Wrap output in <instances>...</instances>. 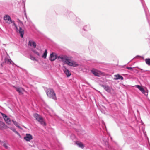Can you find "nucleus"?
I'll use <instances>...</instances> for the list:
<instances>
[{
	"mask_svg": "<svg viewBox=\"0 0 150 150\" xmlns=\"http://www.w3.org/2000/svg\"><path fill=\"white\" fill-rule=\"evenodd\" d=\"M5 62L8 64H12L13 62L11 60V59L6 58L5 59Z\"/></svg>",
	"mask_w": 150,
	"mask_h": 150,
	"instance_id": "20",
	"label": "nucleus"
},
{
	"mask_svg": "<svg viewBox=\"0 0 150 150\" xmlns=\"http://www.w3.org/2000/svg\"><path fill=\"white\" fill-rule=\"evenodd\" d=\"M46 93L48 97L54 100L56 99L55 93L53 89H48L46 91Z\"/></svg>",
	"mask_w": 150,
	"mask_h": 150,
	"instance_id": "2",
	"label": "nucleus"
},
{
	"mask_svg": "<svg viewBox=\"0 0 150 150\" xmlns=\"http://www.w3.org/2000/svg\"><path fill=\"white\" fill-rule=\"evenodd\" d=\"M25 16L26 18H27V16H26V14H25Z\"/></svg>",
	"mask_w": 150,
	"mask_h": 150,
	"instance_id": "33",
	"label": "nucleus"
},
{
	"mask_svg": "<svg viewBox=\"0 0 150 150\" xmlns=\"http://www.w3.org/2000/svg\"><path fill=\"white\" fill-rule=\"evenodd\" d=\"M34 117L43 126L46 125V123L44 122L42 117L37 114H35L34 115Z\"/></svg>",
	"mask_w": 150,
	"mask_h": 150,
	"instance_id": "4",
	"label": "nucleus"
},
{
	"mask_svg": "<svg viewBox=\"0 0 150 150\" xmlns=\"http://www.w3.org/2000/svg\"><path fill=\"white\" fill-rule=\"evenodd\" d=\"M134 86L139 89L142 93L144 94L146 96H148V91L147 89L145 90L142 86L139 85H136Z\"/></svg>",
	"mask_w": 150,
	"mask_h": 150,
	"instance_id": "6",
	"label": "nucleus"
},
{
	"mask_svg": "<svg viewBox=\"0 0 150 150\" xmlns=\"http://www.w3.org/2000/svg\"><path fill=\"white\" fill-rule=\"evenodd\" d=\"M12 121L15 126L19 128H21L20 126L18 125V123L16 121L13 120H12Z\"/></svg>",
	"mask_w": 150,
	"mask_h": 150,
	"instance_id": "21",
	"label": "nucleus"
},
{
	"mask_svg": "<svg viewBox=\"0 0 150 150\" xmlns=\"http://www.w3.org/2000/svg\"><path fill=\"white\" fill-rule=\"evenodd\" d=\"M105 144H108V146L109 147V145H108V142H105Z\"/></svg>",
	"mask_w": 150,
	"mask_h": 150,
	"instance_id": "32",
	"label": "nucleus"
},
{
	"mask_svg": "<svg viewBox=\"0 0 150 150\" xmlns=\"http://www.w3.org/2000/svg\"><path fill=\"white\" fill-rule=\"evenodd\" d=\"M0 113L2 116L6 123L8 125H10L11 123V120L6 115L2 113Z\"/></svg>",
	"mask_w": 150,
	"mask_h": 150,
	"instance_id": "7",
	"label": "nucleus"
},
{
	"mask_svg": "<svg viewBox=\"0 0 150 150\" xmlns=\"http://www.w3.org/2000/svg\"><path fill=\"white\" fill-rule=\"evenodd\" d=\"M42 50L41 49L37 48V50H33V52L38 57H40L42 53Z\"/></svg>",
	"mask_w": 150,
	"mask_h": 150,
	"instance_id": "12",
	"label": "nucleus"
},
{
	"mask_svg": "<svg viewBox=\"0 0 150 150\" xmlns=\"http://www.w3.org/2000/svg\"><path fill=\"white\" fill-rule=\"evenodd\" d=\"M76 144L79 146V147L82 148H83L84 147V146L83 144L80 142H76Z\"/></svg>",
	"mask_w": 150,
	"mask_h": 150,
	"instance_id": "19",
	"label": "nucleus"
},
{
	"mask_svg": "<svg viewBox=\"0 0 150 150\" xmlns=\"http://www.w3.org/2000/svg\"><path fill=\"white\" fill-rule=\"evenodd\" d=\"M14 87L16 91L19 93L20 95L23 94L25 91V90L21 87Z\"/></svg>",
	"mask_w": 150,
	"mask_h": 150,
	"instance_id": "13",
	"label": "nucleus"
},
{
	"mask_svg": "<svg viewBox=\"0 0 150 150\" xmlns=\"http://www.w3.org/2000/svg\"><path fill=\"white\" fill-rule=\"evenodd\" d=\"M72 136H74H74L73 134H72Z\"/></svg>",
	"mask_w": 150,
	"mask_h": 150,
	"instance_id": "34",
	"label": "nucleus"
},
{
	"mask_svg": "<svg viewBox=\"0 0 150 150\" xmlns=\"http://www.w3.org/2000/svg\"><path fill=\"white\" fill-rule=\"evenodd\" d=\"M91 29L90 26L89 25H87L84 26L83 29L86 31H87Z\"/></svg>",
	"mask_w": 150,
	"mask_h": 150,
	"instance_id": "18",
	"label": "nucleus"
},
{
	"mask_svg": "<svg viewBox=\"0 0 150 150\" xmlns=\"http://www.w3.org/2000/svg\"><path fill=\"white\" fill-rule=\"evenodd\" d=\"M15 133L17 134L19 136L20 135V134L16 131L15 132Z\"/></svg>",
	"mask_w": 150,
	"mask_h": 150,
	"instance_id": "31",
	"label": "nucleus"
},
{
	"mask_svg": "<svg viewBox=\"0 0 150 150\" xmlns=\"http://www.w3.org/2000/svg\"><path fill=\"white\" fill-rule=\"evenodd\" d=\"M28 45L34 48H35L36 46V43L33 40L29 41L28 42Z\"/></svg>",
	"mask_w": 150,
	"mask_h": 150,
	"instance_id": "17",
	"label": "nucleus"
},
{
	"mask_svg": "<svg viewBox=\"0 0 150 150\" xmlns=\"http://www.w3.org/2000/svg\"><path fill=\"white\" fill-rule=\"evenodd\" d=\"M57 59L59 61H62L66 64H67L69 59V57L67 56L64 55L58 56L57 57Z\"/></svg>",
	"mask_w": 150,
	"mask_h": 150,
	"instance_id": "3",
	"label": "nucleus"
},
{
	"mask_svg": "<svg viewBox=\"0 0 150 150\" xmlns=\"http://www.w3.org/2000/svg\"><path fill=\"white\" fill-rule=\"evenodd\" d=\"M4 126L5 124L4 122L0 121V129H2L4 127Z\"/></svg>",
	"mask_w": 150,
	"mask_h": 150,
	"instance_id": "24",
	"label": "nucleus"
},
{
	"mask_svg": "<svg viewBox=\"0 0 150 150\" xmlns=\"http://www.w3.org/2000/svg\"><path fill=\"white\" fill-rule=\"evenodd\" d=\"M30 58L32 60L37 61L35 58L32 55H30Z\"/></svg>",
	"mask_w": 150,
	"mask_h": 150,
	"instance_id": "25",
	"label": "nucleus"
},
{
	"mask_svg": "<svg viewBox=\"0 0 150 150\" xmlns=\"http://www.w3.org/2000/svg\"><path fill=\"white\" fill-rule=\"evenodd\" d=\"M114 76L115 77V78L113 79L114 80H117L119 79L123 80L124 79L123 77L120 75L119 74H117L116 75H114Z\"/></svg>",
	"mask_w": 150,
	"mask_h": 150,
	"instance_id": "16",
	"label": "nucleus"
},
{
	"mask_svg": "<svg viewBox=\"0 0 150 150\" xmlns=\"http://www.w3.org/2000/svg\"><path fill=\"white\" fill-rule=\"evenodd\" d=\"M47 50L46 49L45 50L43 54L42 55V57L44 59H45L47 57Z\"/></svg>",
	"mask_w": 150,
	"mask_h": 150,
	"instance_id": "22",
	"label": "nucleus"
},
{
	"mask_svg": "<svg viewBox=\"0 0 150 150\" xmlns=\"http://www.w3.org/2000/svg\"><path fill=\"white\" fill-rule=\"evenodd\" d=\"M10 129L11 130L13 131L14 132L16 131V130L14 128L11 127L10 128Z\"/></svg>",
	"mask_w": 150,
	"mask_h": 150,
	"instance_id": "28",
	"label": "nucleus"
},
{
	"mask_svg": "<svg viewBox=\"0 0 150 150\" xmlns=\"http://www.w3.org/2000/svg\"><path fill=\"white\" fill-rule=\"evenodd\" d=\"M91 71L94 75L97 76H99L102 74L101 72L94 68L91 70Z\"/></svg>",
	"mask_w": 150,
	"mask_h": 150,
	"instance_id": "9",
	"label": "nucleus"
},
{
	"mask_svg": "<svg viewBox=\"0 0 150 150\" xmlns=\"http://www.w3.org/2000/svg\"><path fill=\"white\" fill-rule=\"evenodd\" d=\"M57 56L56 54L55 53H52L50 55V60L51 61L55 60L56 59H57Z\"/></svg>",
	"mask_w": 150,
	"mask_h": 150,
	"instance_id": "11",
	"label": "nucleus"
},
{
	"mask_svg": "<svg viewBox=\"0 0 150 150\" xmlns=\"http://www.w3.org/2000/svg\"><path fill=\"white\" fill-rule=\"evenodd\" d=\"M70 15L72 16L74 18H76V16L72 13H71L70 14Z\"/></svg>",
	"mask_w": 150,
	"mask_h": 150,
	"instance_id": "27",
	"label": "nucleus"
},
{
	"mask_svg": "<svg viewBox=\"0 0 150 150\" xmlns=\"http://www.w3.org/2000/svg\"><path fill=\"white\" fill-rule=\"evenodd\" d=\"M0 113H1V112H0ZM0 114H1L0 113Z\"/></svg>",
	"mask_w": 150,
	"mask_h": 150,
	"instance_id": "35",
	"label": "nucleus"
},
{
	"mask_svg": "<svg viewBox=\"0 0 150 150\" xmlns=\"http://www.w3.org/2000/svg\"><path fill=\"white\" fill-rule=\"evenodd\" d=\"M146 64L149 66H150V59L146 58L145 60Z\"/></svg>",
	"mask_w": 150,
	"mask_h": 150,
	"instance_id": "23",
	"label": "nucleus"
},
{
	"mask_svg": "<svg viewBox=\"0 0 150 150\" xmlns=\"http://www.w3.org/2000/svg\"><path fill=\"white\" fill-rule=\"evenodd\" d=\"M18 20V22L19 23H21L22 24V25H23V23L22 21H20V20H19V19Z\"/></svg>",
	"mask_w": 150,
	"mask_h": 150,
	"instance_id": "30",
	"label": "nucleus"
},
{
	"mask_svg": "<svg viewBox=\"0 0 150 150\" xmlns=\"http://www.w3.org/2000/svg\"><path fill=\"white\" fill-rule=\"evenodd\" d=\"M100 86L103 87L104 89L108 92L110 93L112 90V87L109 86L108 85H100Z\"/></svg>",
	"mask_w": 150,
	"mask_h": 150,
	"instance_id": "8",
	"label": "nucleus"
},
{
	"mask_svg": "<svg viewBox=\"0 0 150 150\" xmlns=\"http://www.w3.org/2000/svg\"><path fill=\"white\" fill-rule=\"evenodd\" d=\"M33 139L32 136L29 134H27L24 137V139L27 141H29Z\"/></svg>",
	"mask_w": 150,
	"mask_h": 150,
	"instance_id": "15",
	"label": "nucleus"
},
{
	"mask_svg": "<svg viewBox=\"0 0 150 150\" xmlns=\"http://www.w3.org/2000/svg\"><path fill=\"white\" fill-rule=\"evenodd\" d=\"M3 19L5 23L8 25L11 24L12 20L11 18L8 15H6L4 17Z\"/></svg>",
	"mask_w": 150,
	"mask_h": 150,
	"instance_id": "5",
	"label": "nucleus"
},
{
	"mask_svg": "<svg viewBox=\"0 0 150 150\" xmlns=\"http://www.w3.org/2000/svg\"><path fill=\"white\" fill-rule=\"evenodd\" d=\"M127 69H128L129 70H132V68L131 67H127Z\"/></svg>",
	"mask_w": 150,
	"mask_h": 150,
	"instance_id": "29",
	"label": "nucleus"
},
{
	"mask_svg": "<svg viewBox=\"0 0 150 150\" xmlns=\"http://www.w3.org/2000/svg\"><path fill=\"white\" fill-rule=\"evenodd\" d=\"M3 146L6 149H7L8 148V147L7 146V145L6 144V143H4L3 144Z\"/></svg>",
	"mask_w": 150,
	"mask_h": 150,
	"instance_id": "26",
	"label": "nucleus"
},
{
	"mask_svg": "<svg viewBox=\"0 0 150 150\" xmlns=\"http://www.w3.org/2000/svg\"><path fill=\"white\" fill-rule=\"evenodd\" d=\"M11 23L12 24V25L14 29L17 32L19 33L21 37L23 38L24 34V31L22 28L21 27H19V28L18 29L13 21L12 20V22Z\"/></svg>",
	"mask_w": 150,
	"mask_h": 150,
	"instance_id": "1",
	"label": "nucleus"
},
{
	"mask_svg": "<svg viewBox=\"0 0 150 150\" xmlns=\"http://www.w3.org/2000/svg\"><path fill=\"white\" fill-rule=\"evenodd\" d=\"M63 71L65 74L67 75V77H69L71 75V72L64 66L63 67Z\"/></svg>",
	"mask_w": 150,
	"mask_h": 150,
	"instance_id": "14",
	"label": "nucleus"
},
{
	"mask_svg": "<svg viewBox=\"0 0 150 150\" xmlns=\"http://www.w3.org/2000/svg\"><path fill=\"white\" fill-rule=\"evenodd\" d=\"M69 66L76 67L78 66V64L76 62L69 59L67 64Z\"/></svg>",
	"mask_w": 150,
	"mask_h": 150,
	"instance_id": "10",
	"label": "nucleus"
}]
</instances>
